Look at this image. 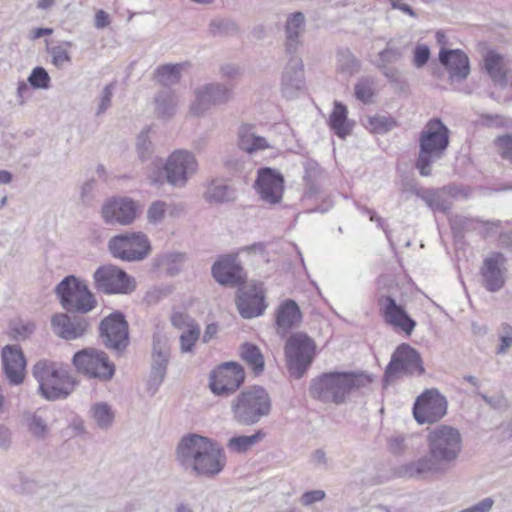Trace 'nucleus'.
Segmentation results:
<instances>
[{
    "label": "nucleus",
    "mask_w": 512,
    "mask_h": 512,
    "mask_svg": "<svg viewBox=\"0 0 512 512\" xmlns=\"http://www.w3.org/2000/svg\"><path fill=\"white\" fill-rule=\"evenodd\" d=\"M428 454L398 468V474L408 478L442 475L456 463L462 450V437L458 429L440 425L428 433Z\"/></svg>",
    "instance_id": "1"
},
{
    "label": "nucleus",
    "mask_w": 512,
    "mask_h": 512,
    "mask_svg": "<svg viewBox=\"0 0 512 512\" xmlns=\"http://www.w3.org/2000/svg\"><path fill=\"white\" fill-rule=\"evenodd\" d=\"M175 457L185 471L208 479L219 475L227 461L224 449L217 442L195 433L180 439Z\"/></svg>",
    "instance_id": "2"
},
{
    "label": "nucleus",
    "mask_w": 512,
    "mask_h": 512,
    "mask_svg": "<svg viewBox=\"0 0 512 512\" xmlns=\"http://www.w3.org/2000/svg\"><path fill=\"white\" fill-rule=\"evenodd\" d=\"M372 382L364 373L330 372L312 380L310 395L324 403L342 404L352 392L367 387Z\"/></svg>",
    "instance_id": "3"
},
{
    "label": "nucleus",
    "mask_w": 512,
    "mask_h": 512,
    "mask_svg": "<svg viewBox=\"0 0 512 512\" xmlns=\"http://www.w3.org/2000/svg\"><path fill=\"white\" fill-rule=\"evenodd\" d=\"M32 375L38 382V394L47 401L68 398L78 381L71 371L60 363L42 359L32 367Z\"/></svg>",
    "instance_id": "4"
},
{
    "label": "nucleus",
    "mask_w": 512,
    "mask_h": 512,
    "mask_svg": "<svg viewBox=\"0 0 512 512\" xmlns=\"http://www.w3.org/2000/svg\"><path fill=\"white\" fill-rule=\"evenodd\" d=\"M449 133L447 126L438 118L429 120L422 129L415 163L421 176H430L432 164L445 155L449 146Z\"/></svg>",
    "instance_id": "5"
},
{
    "label": "nucleus",
    "mask_w": 512,
    "mask_h": 512,
    "mask_svg": "<svg viewBox=\"0 0 512 512\" xmlns=\"http://www.w3.org/2000/svg\"><path fill=\"white\" fill-rule=\"evenodd\" d=\"M272 401L261 386L242 390L230 403L232 419L241 426H252L271 413Z\"/></svg>",
    "instance_id": "6"
},
{
    "label": "nucleus",
    "mask_w": 512,
    "mask_h": 512,
    "mask_svg": "<svg viewBox=\"0 0 512 512\" xmlns=\"http://www.w3.org/2000/svg\"><path fill=\"white\" fill-rule=\"evenodd\" d=\"M284 353L288 372L292 377L300 379L314 360L316 343L306 333L296 332L287 338Z\"/></svg>",
    "instance_id": "7"
},
{
    "label": "nucleus",
    "mask_w": 512,
    "mask_h": 512,
    "mask_svg": "<svg viewBox=\"0 0 512 512\" xmlns=\"http://www.w3.org/2000/svg\"><path fill=\"white\" fill-rule=\"evenodd\" d=\"M62 307L68 312L86 314L97 301L87 285L73 275L65 277L55 288Z\"/></svg>",
    "instance_id": "8"
},
{
    "label": "nucleus",
    "mask_w": 512,
    "mask_h": 512,
    "mask_svg": "<svg viewBox=\"0 0 512 512\" xmlns=\"http://www.w3.org/2000/svg\"><path fill=\"white\" fill-rule=\"evenodd\" d=\"M233 90L219 82H211L196 87L189 113L194 117H203L214 107L225 105L233 99Z\"/></svg>",
    "instance_id": "9"
},
{
    "label": "nucleus",
    "mask_w": 512,
    "mask_h": 512,
    "mask_svg": "<svg viewBox=\"0 0 512 512\" xmlns=\"http://www.w3.org/2000/svg\"><path fill=\"white\" fill-rule=\"evenodd\" d=\"M73 364L77 371L86 377L102 382L111 380L115 373V365L109 360L108 355L94 348H85L76 352L73 356Z\"/></svg>",
    "instance_id": "10"
},
{
    "label": "nucleus",
    "mask_w": 512,
    "mask_h": 512,
    "mask_svg": "<svg viewBox=\"0 0 512 512\" xmlns=\"http://www.w3.org/2000/svg\"><path fill=\"white\" fill-rule=\"evenodd\" d=\"M108 246L114 257L128 262L141 261L151 251L148 237L141 232L114 236Z\"/></svg>",
    "instance_id": "11"
},
{
    "label": "nucleus",
    "mask_w": 512,
    "mask_h": 512,
    "mask_svg": "<svg viewBox=\"0 0 512 512\" xmlns=\"http://www.w3.org/2000/svg\"><path fill=\"white\" fill-rule=\"evenodd\" d=\"M99 338L107 349L121 354L129 345V329L124 314L116 311L105 317L99 325Z\"/></svg>",
    "instance_id": "12"
},
{
    "label": "nucleus",
    "mask_w": 512,
    "mask_h": 512,
    "mask_svg": "<svg viewBox=\"0 0 512 512\" xmlns=\"http://www.w3.org/2000/svg\"><path fill=\"white\" fill-rule=\"evenodd\" d=\"M93 278L95 288L104 294H130L135 290L134 279L114 265L99 267Z\"/></svg>",
    "instance_id": "13"
},
{
    "label": "nucleus",
    "mask_w": 512,
    "mask_h": 512,
    "mask_svg": "<svg viewBox=\"0 0 512 512\" xmlns=\"http://www.w3.org/2000/svg\"><path fill=\"white\" fill-rule=\"evenodd\" d=\"M244 380L243 367L236 362H226L210 374L209 387L216 396L227 397L235 393Z\"/></svg>",
    "instance_id": "14"
},
{
    "label": "nucleus",
    "mask_w": 512,
    "mask_h": 512,
    "mask_svg": "<svg viewBox=\"0 0 512 512\" xmlns=\"http://www.w3.org/2000/svg\"><path fill=\"white\" fill-rule=\"evenodd\" d=\"M425 372L422 359L418 351L408 344H401L397 347L386 367L384 378L389 380L397 374L408 376L422 375Z\"/></svg>",
    "instance_id": "15"
},
{
    "label": "nucleus",
    "mask_w": 512,
    "mask_h": 512,
    "mask_svg": "<svg viewBox=\"0 0 512 512\" xmlns=\"http://www.w3.org/2000/svg\"><path fill=\"white\" fill-rule=\"evenodd\" d=\"M164 169L169 184L183 187L189 177L196 173L198 162L192 152L177 150L168 157Z\"/></svg>",
    "instance_id": "16"
},
{
    "label": "nucleus",
    "mask_w": 512,
    "mask_h": 512,
    "mask_svg": "<svg viewBox=\"0 0 512 512\" xmlns=\"http://www.w3.org/2000/svg\"><path fill=\"white\" fill-rule=\"evenodd\" d=\"M447 412V401L436 389L422 393L414 403L413 415L419 424L440 420Z\"/></svg>",
    "instance_id": "17"
},
{
    "label": "nucleus",
    "mask_w": 512,
    "mask_h": 512,
    "mask_svg": "<svg viewBox=\"0 0 512 512\" xmlns=\"http://www.w3.org/2000/svg\"><path fill=\"white\" fill-rule=\"evenodd\" d=\"M284 183V177L278 170L262 167L257 171L254 188L262 201L275 205L282 201Z\"/></svg>",
    "instance_id": "18"
},
{
    "label": "nucleus",
    "mask_w": 512,
    "mask_h": 512,
    "mask_svg": "<svg viewBox=\"0 0 512 512\" xmlns=\"http://www.w3.org/2000/svg\"><path fill=\"white\" fill-rule=\"evenodd\" d=\"M211 274L218 284L228 287L241 286L247 278L237 254L220 256L212 265Z\"/></svg>",
    "instance_id": "19"
},
{
    "label": "nucleus",
    "mask_w": 512,
    "mask_h": 512,
    "mask_svg": "<svg viewBox=\"0 0 512 512\" xmlns=\"http://www.w3.org/2000/svg\"><path fill=\"white\" fill-rule=\"evenodd\" d=\"M169 361V340L164 334L156 332L153 334L151 372L148 381L149 389H153L154 392L166 377Z\"/></svg>",
    "instance_id": "20"
},
{
    "label": "nucleus",
    "mask_w": 512,
    "mask_h": 512,
    "mask_svg": "<svg viewBox=\"0 0 512 512\" xmlns=\"http://www.w3.org/2000/svg\"><path fill=\"white\" fill-rule=\"evenodd\" d=\"M236 305L245 319L262 315L266 309L262 284L251 282L239 286Z\"/></svg>",
    "instance_id": "21"
},
{
    "label": "nucleus",
    "mask_w": 512,
    "mask_h": 512,
    "mask_svg": "<svg viewBox=\"0 0 512 512\" xmlns=\"http://www.w3.org/2000/svg\"><path fill=\"white\" fill-rule=\"evenodd\" d=\"M4 374L10 385L23 383L26 374V358L18 345H6L1 351Z\"/></svg>",
    "instance_id": "22"
},
{
    "label": "nucleus",
    "mask_w": 512,
    "mask_h": 512,
    "mask_svg": "<svg viewBox=\"0 0 512 512\" xmlns=\"http://www.w3.org/2000/svg\"><path fill=\"white\" fill-rule=\"evenodd\" d=\"M136 203L129 198H112L102 206L101 215L106 224L129 225L136 218Z\"/></svg>",
    "instance_id": "23"
},
{
    "label": "nucleus",
    "mask_w": 512,
    "mask_h": 512,
    "mask_svg": "<svg viewBox=\"0 0 512 512\" xmlns=\"http://www.w3.org/2000/svg\"><path fill=\"white\" fill-rule=\"evenodd\" d=\"M507 259L500 252H492L484 260L481 275L484 287L490 292L499 291L505 284Z\"/></svg>",
    "instance_id": "24"
},
{
    "label": "nucleus",
    "mask_w": 512,
    "mask_h": 512,
    "mask_svg": "<svg viewBox=\"0 0 512 512\" xmlns=\"http://www.w3.org/2000/svg\"><path fill=\"white\" fill-rule=\"evenodd\" d=\"M380 310L387 324L410 335L416 322L407 314L404 307L397 304L396 300L389 295L381 296L378 299Z\"/></svg>",
    "instance_id": "25"
},
{
    "label": "nucleus",
    "mask_w": 512,
    "mask_h": 512,
    "mask_svg": "<svg viewBox=\"0 0 512 512\" xmlns=\"http://www.w3.org/2000/svg\"><path fill=\"white\" fill-rule=\"evenodd\" d=\"M88 326L87 319L81 316L70 317L66 313H57L51 318L53 332L65 340H74L82 337Z\"/></svg>",
    "instance_id": "26"
},
{
    "label": "nucleus",
    "mask_w": 512,
    "mask_h": 512,
    "mask_svg": "<svg viewBox=\"0 0 512 512\" xmlns=\"http://www.w3.org/2000/svg\"><path fill=\"white\" fill-rule=\"evenodd\" d=\"M304 85L303 61L300 57L293 54L289 58L282 74V93L287 98H293L304 88Z\"/></svg>",
    "instance_id": "27"
},
{
    "label": "nucleus",
    "mask_w": 512,
    "mask_h": 512,
    "mask_svg": "<svg viewBox=\"0 0 512 512\" xmlns=\"http://www.w3.org/2000/svg\"><path fill=\"white\" fill-rule=\"evenodd\" d=\"M439 61L448 70L452 80L462 81L470 73L469 58L462 50L442 48L439 53Z\"/></svg>",
    "instance_id": "28"
},
{
    "label": "nucleus",
    "mask_w": 512,
    "mask_h": 512,
    "mask_svg": "<svg viewBox=\"0 0 512 512\" xmlns=\"http://www.w3.org/2000/svg\"><path fill=\"white\" fill-rule=\"evenodd\" d=\"M306 29V18L302 12L288 15L285 23V50L289 55H295L302 46V36Z\"/></svg>",
    "instance_id": "29"
},
{
    "label": "nucleus",
    "mask_w": 512,
    "mask_h": 512,
    "mask_svg": "<svg viewBox=\"0 0 512 512\" xmlns=\"http://www.w3.org/2000/svg\"><path fill=\"white\" fill-rule=\"evenodd\" d=\"M22 423L31 437L37 441L46 440L51 432L45 410L38 408L34 411L25 410L22 413Z\"/></svg>",
    "instance_id": "30"
},
{
    "label": "nucleus",
    "mask_w": 512,
    "mask_h": 512,
    "mask_svg": "<svg viewBox=\"0 0 512 512\" xmlns=\"http://www.w3.org/2000/svg\"><path fill=\"white\" fill-rule=\"evenodd\" d=\"M302 319L299 306L294 300L284 301L278 308L276 324L278 334L285 336L292 328L296 327Z\"/></svg>",
    "instance_id": "31"
},
{
    "label": "nucleus",
    "mask_w": 512,
    "mask_h": 512,
    "mask_svg": "<svg viewBox=\"0 0 512 512\" xmlns=\"http://www.w3.org/2000/svg\"><path fill=\"white\" fill-rule=\"evenodd\" d=\"M238 146L250 155L271 147L266 138L259 136L255 131V126L251 124H242L239 127Z\"/></svg>",
    "instance_id": "32"
},
{
    "label": "nucleus",
    "mask_w": 512,
    "mask_h": 512,
    "mask_svg": "<svg viewBox=\"0 0 512 512\" xmlns=\"http://www.w3.org/2000/svg\"><path fill=\"white\" fill-rule=\"evenodd\" d=\"M451 226L453 229L464 231L475 230L481 237L487 238L497 233L501 226V221H481L479 219L456 216L451 220Z\"/></svg>",
    "instance_id": "33"
},
{
    "label": "nucleus",
    "mask_w": 512,
    "mask_h": 512,
    "mask_svg": "<svg viewBox=\"0 0 512 512\" xmlns=\"http://www.w3.org/2000/svg\"><path fill=\"white\" fill-rule=\"evenodd\" d=\"M179 99L175 91L171 88H163L154 96V114L157 118L171 119L177 111Z\"/></svg>",
    "instance_id": "34"
},
{
    "label": "nucleus",
    "mask_w": 512,
    "mask_h": 512,
    "mask_svg": "<svg viewBox=\"0 0 512 512\" xmlns=\"http://www.w3.org/2000/svg\"><path fill=\"white\" fill-rule=\"evenodd\" d=\"M204 198L209 203L230 202L235 199V192L224 180L213 179L207 184Z\"/></svg>",
    "instance_id": "35"
},
{
    "label": "nucleus",
    "mask_w": 512,
    "mask_h": 512,
    "mask_svg": "<svg viewBox=\"0 0 512 512\" xmlns=\"http://www.w3.org/2000/svg\"><path fill=\"white\" fill-rule=\"evenodd\" d=\"M361 70V61L349 48H339L336 52L337 73L350 78Z\"/></svg>",
    "instance_id": "36"
},
{
    "label": "nucleus",
    "mask_w": 512,
    "mask_h": 512,
    "mask_svg": "<svg viewBox=\"0 0 512 512\" xmlns=\"http://www.w3.org/2000/svg\"><path fill=\"white\" fill-rule=\"evenodd\" d=\"M347 114L346 106L336 101L329 118V126L333 132L342 139L349 135L352 130V125L348 121Z\"/></svg>",
    "instance_id": "37"
},
{
    "label": "nucleus",
    "mask_w": 512,
    "mask_h": 512,
    "mask_svg": "<svg viewBox=\"0 0 512 512\" xmlns=\"http://www.w3.org/2000/svg\"><path fill=\"white\" fill-rule=\"evenodd\" d=\"M415 195L434 211L447 213L450 210L451 204L446 197L445 189H417Z\"/></svg>",
    "instance_id": "38"
},
{
    "label": "nucleus",
    "mask_w": 512,
    "mask_h": 512,
    "mask_svg": "<svg viewBox=\"0 0 512 512\" xmlns=\"http://www.w3.org/2000/svg\"><path fill=\"white\" fill-rule=\"evenodd\" d=\"M266 437V433L260 429L252 435H239L231 437L227 442V448L233 453H246Z\"/></svg>",
    "instance_id": "39"
},
{
    "label": "nucleus",
    "mask_w": 512,
    "mask_h": 512,
    "mask_svg": "<svg viewBox=\"0 0 512 512\" xmlns=\"http://www.w3.org/2000/svg\"><path fill=\"white\" fill-rule=\"evenodd\" d=\"M241 359L252 369L255 375L264 371V356L258 346L244 343L240 347Z\"/></svg>",
    "instance_id": "40"
},
{
    "label": "nucleus",
    "mask_w": 512,
    "mask_h": 512,
    "mask_svg": "<svg viewBox=\"0 0 512 512\" xmlns=\"http://www.w3.org/2000/svg\"><path fill=\"white\" fill-rule=\"evenodd\" d=\"M304 175L303 180L305 183L306 194L310 197L319 192V178L322 175V170L318 163L312 159H306L303 162Z\"/></svg>",
    "instance_id": "41"
},
{
    "label": "nucleus",
    "mask_w": 512,
    "mask_h": 512,
    "mask_svg": "<svg viewBox=\"0 0 512 512\" xmlns=\"http://www.w3.org/2000/svg\"><path fill=\"white\" fill-rule=\"evenodd\" d=\"M185 260L186 254L184 253L167 252L156 258V265L163 268L169 276H176L180 273Z\"/></svg>",
    "instance_id": "42"
},
{
    "label": "nucleus",
    "mask_w": 512,
    "mask_h": 512,
    "mask_svg": "<svg viewBox=\"0 0 512 512\" xmlns=\"http://www.w3.org/2000/svg\"><path fill=\"white\" fill-rule=\"evenodd\" d=\"M182 69V64L161 65L155 71V80L163 85L164 88H170L179 83Z\"/></svg>",
    "instance_id": "43"
},
{
    "label": "nucleus",
    "mask_w": 512,
    "mask_h": 512,
    "mask_svg": "<svg viewBox=\"0 0 512 512\" xmlns=\"http://www.w3.org/2000/svg\"><path fill=\"white\" fill-rule=\"evenodd\" d=\"M485 69L494 83L505 84L506 71L501 55L489 52L485 57Z\"/></svg>",
    "instance_id": "44"
},
{
    "label": "nucleus",
    "mask_w": 512,
    "mask_h": 512,
    "mask_svg": "<svg viewBox=\"0 0 512 512\" xmlns=\"http://www.w3.org/2000/svg\"><path fill=\"white\" fill-rule=\"evenodd\" d=\"M91 412L98 427L107 429L111 426L114 419V413L107 403L100 402L94 404L91 408Z\"/></svg>",
    "instance_id": "45"
},
{
    "label": "nucleus",
    "mask_w": 512,
    "mask_h": 512,
    "mask_svg": "<svg viewBox=\"0 0 512 512\" xmlns=\"http://www.w3.org/2000/svg\"><path fill=\"white\" fill-rule=\"evenodd\" d=\"M355 97L364 104L372 102L374 96V80L371 77H361L354 87Z\"/></svg>",
    "instance_id": "46"
},
{
    "label": "nucleus",
    "mask_w": 512,
    "mask_h": 512,
    "mask_svg": "<svg viewBox=\"0 0 512 512\" xmlns=\"http://www.w3.org/2000/svg\"><path fill=\"white\" fill-rule=\"evenodd\" d=\"M149 132L150 128L146 127L140 132L136 140V151L142 162L150 160L153 154V144Z\"/></svg>",
    "instance_id": "47"
},
{
    "label": "nucleus",
    "mask_w": 512,
    "mask_h": 512,
    "mask_svg": "<svg viewBox=\"0 0 512 512\" xmlns=\"http://www.w3.org/2000/svg\"><path fill=\"white\" fill-rule=\"evenodd\" d=\"M209 32L213 36L234 35L238 32V26L229 19H214L209 24Z\"/></svg>",
    "instance_id": "48"
},
{
    "label": "nucleus",
    "mask_w": 512,
    "mask_h": 512,
    "mask_svg": "<svg viewBox=\"0 0 512 512\" xmlns=\"http://www.w3.org/2000/svg\"><path fill=\"white\" fill-rule=\"evenodd\" d=\"M200 335H201L200 326H192V329L183 331L179 337L181 352L182 353L192 352L196 342L200 338Z\"/></svg>",
    "instance_id": "49"
},
{
    "label": "nucleus",
    "mask_w": 512,
    "mask_h": 512,
    "mask_svg": "<svg viewBox=\"0 0 512 512\" xmlns=\"http://www.w3.org/2000/svg\"><path fill=\"white\" fill-rule=\"evenodd\" d=\"M368 126L372 132L383 134L393 129L396 126V122L391 117L376 115L368 118Z\"/></svg>",
    "instance_id": "50"
},
{
    "label": "nucleus",
    "mask_w": 512,
    "mask_h": 512,
    "mask_svg": "<svg viewBox=\"0 0 512 512\" xmlns=\"http://www.w3.org/2000/svg\"><path fill=\"white\" fill-rule=\"evenodd\" d=\"M413 438L412 435H404L395 433L388 439L387 445L391 453L395 455H402L409 449V441Z\"/></svg>",
    "instance_id": "51"
},
{
    "label": "nucleus",
    "mask_w": 512,
    "mask_h": 512,
    "mask_svg": "<svg viewBox=\"0 0 512 512\" xmlns=\"http://www.w3.org/2000/svg\"><path fill=\"white\" fill-rule=\"evenodd\" d=\"M50 76L43 67H35L28 77L29 84L35 89H47L50 85Z\"/></svg>",
    "instance_id": "52"
},
{
    "label": "nucleus",
    "mask_w": 512,
    "mask_h": 512,
    "mask_svg": "<svg viewBox=\"0 0 512 512\" xmlns=\"http://www.w3.org/2000/svg\"><path fill=\"white\" fill-rule=\"evenodd\" d=\"M403 57V52L398 47H393L390 45V42L387 44L386 48L379 52L378 60L376 64H381L382 67H385V64H393L399 61Z\"/></svg>",
    "instance_id": "53"
},
{
    "label": "nucleus",
    "mask_w": 512,
    "mask_h": 512,
    "mask_svg": "<svg viewBox=\"0 0 512 512\" xmlns=\"http://www.w3.org/2000/svg\"><path fill=\"white\" fill-rule=\"evenodd\" d=\"M474 394L481 397V399L495 410H506L509 408V401L503 394L488 396L480 391H474Z\"/></svg>",
    "instance_id": "54"
},
{
    "label": "nucleus",
    "mask_w": 512,
    "mask_h": 512,
    "mask_svg": "<svg viewBox=\"0 0 512 512\" xmlns=\"http://www.w3.org/2000/svg\"><path fill=\"white\" fill-rule=\"evenodd\" d=\"M167 209V204L164 201H155L153 202L147 211V218L150 223L158 224L163 221L165 217V212Z\"/></svg>",
    "instance_id": "55"
},
{
    "label": "nucleus",
    "mask_w": 512,
    "mask_h": 512,
    "mask_svg": "<svg viewBox=\"0 0 512 512\" xmlns=\"http://www.w3.org/2000/svg\"><path fill=\"white\" fill-rule=\"evenodd\" d=\"M171 324L182 332L192 329V326H199L192 317L183 312H174L171 316Z\"/></svg>",
    "instance_id": "56"
},
{
    "label": "nucleus",
    "mask_w": 512,
    "mask_h": 512,
    "mask_svg": "<svg viewBox=\"0 0 512 512\" xmlns=\"http://www.w3.org/2000/svg\"><path fill=\"white\" fill-rule=\"evenodd\" d=\"M114 90H115L114 82L105 85V87L102 90L100 99H99L98 107L96 110V116H100L110 107Z\"/></svg>",
    "instance_id": "57"
},
{
    "label": "nucleus",
    "mask_w": 512,
    "mask_h": 512,
    "mask_svg": "<svg viewBox=\"0 0 512 512\" xmlns=\"http://www.w3.org/2000/svg\"><path fill=\"white\" fill-rule=\"evenodd\" d=\"M500 345L496 351L498 355L505 354L512 346V326L504 323L501 326Z\"/></svg>",
    "instance_id": "58"
},
{
    "label": "nucleus",
    "mask_w": 512,
    "mask_h": 512,
    "mask_svg": "<svg viewBox=\"0 0 512 512\" xmlns=\"http://www.w3.org/2000/svg\"><path fill=\"white\" fill-rule=\"evenodd\" d=\"M48 52L52 57V63L57 68H62L64 64L71 62L69 52L62 46H54Z\"/></svg>",
    "instance_id": "59"
},
{
    "label": "nucleus",
    "mask_w": 512,
    "mask_h": 512,
    "mask_svg": "<svg viewBox=\"0 0 512 512\" xmlns=\"http://www.w3.org/2000/svg\"><path fill=\"white\" fill-rule=\"evenodd\" d=\"M495 144L504 159L512 160V135L507 134L497 137Z\"/></svg>",
    "instance_id": "60"
},
{
    "label": "nucleus",
    "mask_w": 512,
    "mask_h": 512,
    "mask_svg": "<svg viewBox=\"0 0 512 512\" xmlns=\"http://www.w3.org/2000/svg\"><path fill=\"white\" fill-rule=\"evenodd\" d=\"M430 58V49L427 45H417L413 53V65L421 68L428 62Z\"/></svg>",
    "instance_id": "61"
},
{
    "label": "nucleus",
    "mask_w": 512,
    "mask_h": 512,
    "mask_svg": "<svg viewBox=\"0 0 512 512\" xmlns=\"http://www.w3.org/2000/svg\"><path fill=\"white\" fill-rule=\"evenodd\" d=\"M13 335L17 339L24 340L28 338L35 330V324L32 322L15 323L11 328Z\"/></svg>",
    "instance_id": "62"
},
{
    "label": "nucleus",
    "mask_w": 512,
    "mask_h": 512,
    "mask_svg": "<svg viewBox=\"0 0 512 512\" xmlns=\"http://www.w3.org/2000/svg\"><path fill=\"white\" fill-rule=\"evenodd\" d=\"M325 495L326 494L323 490L307 491L301 496L300 502L303 506H309L315 502L323 500Z\"/></svg>",
    "instance_id": "63"
},
{
    "label": "nucleus",
    "mask_w": 512,
    "mask_h": 512,
    "mask_svg": "<svg viewBox=\"0 0 512 512\" xmlns=\"http://www.w3.org/2000/svg\"><path fill=\"white\" fill-rule=\"evenodd\" d=\"M487 126L492 127H509L511 124L510 119L502 116V115H486L484 116Z\"/></svg>",
    "instance_id": "64"
}]
</instances>
